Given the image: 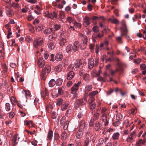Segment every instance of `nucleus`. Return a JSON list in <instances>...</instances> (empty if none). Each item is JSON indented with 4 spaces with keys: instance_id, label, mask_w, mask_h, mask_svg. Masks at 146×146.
I'll return each mask as SVG.
<instances>
[{
    "instance_id": "nucleus-34",
    "label": "nucleus",
    "mask_w": 146,
    "mask_h": 146,
    "mask_svg": "<svg viewBox=\"0 0 146 146\" xmlns=\"http://www.w3.org/2000/svg\"><path fill=\"white\" fill-rule=\"evenodd\" d=\"M101 125L99 122H96L95 123L94 129L96 131L100 129Z\"/></svg>"
},
{
    "instance_id": "nucleus-47",
    "label": "nucleus",
    "mask_w": 146,
    "mask_h": 146,
    "mask_svg": "<svg viewBox=\"0 0 146 146\" xmlns=\"http://www.w3.org/2000/svg\"><path fill=\"white\" fill-rule=\"evenodd\" d=\"M23 93L25 94V95L27 98V97L30 96L29 92L27 90H24L23 91Z\"/></svg>"
},
{
    "instance_id": "nucleus-54",
    "label": "nucleus",
    "mask_w": 146,
    "mask_h": 146,
    "mask_svg": "<svg viewBox=\"0 0 146 146\" xmlns=\"http://www.w3.org/2000/svg\"><path fill=\"white\" fill-rule=\"evenodd\" d=\"M90 142V139L88 137L86 138V140L85 141L84 143V146H88L89 145Z\"/></svg>"
},
{
    "instance_id": "nucleus-16",
    "label": "nucleus",
    "mask_w": 146,
    "mask_h": 146,
    "mask_svg": "<svg viewBox=\"0 0 146 146\" xmlns=\"http://www.w3.org/2000/svg\"><path fill=\"white\" fill-rule=\"evenodd\" d=\"M92 88V85L89 84L86 85L85 88L84 92L86 94V95L88 94V93L90 91Z\"/></svg>"
},
{
    "instance_id": "nucleus-24",
    "label": "nucleus",
    "mask_w": 146,
    "mask_h": 146,
    "mask_svg": "<svg viewBox=\"0 0 146 146\" xmlns=\"http://www.w3.org/2000/svg\"><path fill=\"white\" fill-rule=\"evenodd\" d=\"M52 31V29L51 28H48L45 29L43 33L45 35H47L50 34Z\"/></svg>"
},
{
    "instance_id": "nucleus-32",
    "label": "nucleus",
    "mask_w": 146,
    "mask_h": 146,
    "mask_svg": "<svg viewBox=\"0 0 146 146\" xmlns=\"http://www.w3.org/2000/svg\"><path fill=\"white\" fill-rule=\"evenodd\" d=\"M78 36L80 37L82 41L88 39L87 37L84 35L82 34V33H78Z\"/></svg>"
},
{
    "instance_id": "nucleus-39",
    "label": "nucleus",
    "mask_w": 146,
    "mask_h": 146,
    "mask_svg": "<svg viewBox=\"0 0 146 146\" xmlns=\"http://www.w3.org/2000/svg\"><path fill=\"white\" fill-rule=\"evenodd\" d=\"M98 93V91H93L90 93L89 94V97L94 98L95 96Z\"/></svg>"
},
{
    "instance_id": "nucleus-19",
    "label": "nucleus",
    "mask_w": 146,
    "mask_h": 146,
    "mask_svg": "<svg viewBox=\"0 0 146 146\" xmlns=\"http://www.w3.org/2000/svg\"><path fill=\"white\" fill-rule=\"evenodd\" d=\"M64 89V88L63 87H59L58 89H55V92H58L59 95H61L63 94Z\"/></svg>"
},
{
    "instance_id": "nucleus-30",
    "label": "nucleus",
    "mask_w": 146,
    "mask_h": 146,
    "mask_svg": "<svg viewBox=\"0 0 146 146\" xmlns=\"http://www.w3.org/2000/svg\"><path fill=\"white\" fill-rule=\"evenodd\" d=\"M62 69V66L61 65H59L55 67L54 68V71L57 72H60Z\"/></svg>"
},
{
    "instance_id": "nucleus-26",
    "label": "nucleus",
    "mask_w": 146,
    "mask_h": 146,
    "mask_svg": "<svg viewBox=\"0 0 146 146\" xmlns=\"http://www.w3.org/2000/svg\"><path fill=\"white\" fill-rule=\"evenodd\" d=\"M56 81L54 79H52L49 82V85L50 87H52L56 84Z\"/></svg>"
},
{
    "instance_id": "nucleus-59",
    "label": "nucleus",
    "mask_w": 146,
    "mask_h": 146,
    "mask_svg": "<svg viewBox=\"0 0 146 146\" xmlns=\"http://www.w3.org/2000/svg\"><path fill=\"white\" fill-rule=\"evenodd\" d=\"M2 66L4 71L5 72H7L8 68L6 64H3L2 65Z\"/></svg>"
},
{
    "instance_id": "nucleus-33",
    "label": "nucleus",
    "mask_w": 146,
    "mask_h": 146,
    "mask_svg": "<svg viewBox=\"0 0 146 146\" xmlns=\"http://www.w3.org/2000/svg\"><path fill=\"white\" fill-rule=\"evenodd\" d=\"M108 20L111 21L113 23L115 24H119V21L116 19H109Z\"/></svg>"
},
{
    "instance_id": "nucleus-60",
    "label": "nucleus",
    "mask_w": 146,
    "mask_h": 146,
    "mask_svg": "<svg viewBox=\"0 0 146 146\" xmlns=\"http://www.w3.org/2000/svg\"><path fill=\"white\" fill-rule=\"evenodd\" d=\"M14 116L15 113L13 111H11L9 113V116L10 118H13Z\"/></svg>"
},
{
    "instance_id": "nucleus-8",
    "label": "nucleus",
    "mask_w": 146,
    "mask_h": 146,
    "mask_svg": "<svg viewBox=\"0 0 146 146\" xmlns=\"http://www.w3.org/2000/svg\"><path fill=\"white\" fill-rule=\"evenodd\" d=\"M71 45L72 46V51L74 52H76L78 51L79 49L80 43L78 41H76Z\"/></svg>"
},
{
    "instance_id": "nucleus-20",
    "label": "nucleus",
    "mask_w": 146,
    "mask_h": 146,
    "mask_svg": "<svg viewBox=\"0 0 146 146\" xmlns=\"http://www.w3.org/2000/svg\"><path fill=\"white\" fill-rule=\"evenodd\" d=\"M66 42V39L64 37H61L59 39V44L60 46H63Z\"/></svg>"
},
{
    "instance_id": "nucleus-64",
    "label": "nucleus",
    "mask_w": 146,
    "mask_h": 146,
    "mask_svg": "<svg viewBox=\"0 0 146 146\" xmlns=\"http://www.w3.org/2000/svg\"><path fill=\"white\" fill-rule=\"evenodd\" d=\"M104 36V33L103 31H102L101 33H98L97 35V36L100 38H102Z\"/></svg>"
},
{
    "instance_id": "nucleus-41",
    "label": "nucleus",
    "mask_w": 146,
    "mask_h": 146,
    "mask_svg": "<svg viewBox=\"0 0 146 146\" xmlns=\"http://www.w3.org/2000/svg\"><path fill=\"white\" fill-rule=\"evenodd\" d=\"M122 118V115L120 113H118L116 115V119L118 121H121Z\"/></svg>"
},
{
    "instance_id": "nucleus-53",
    "label": "nucleus",
    "mask_w": 146,
    "mask_h": 146,
    "mask_svg": "<svg viewBox=\"0 0 146 146\" xmlns=\"http://www.w3.org/2000/svg\"><path fill=\"white\" fill-rule=\"evenodd\" d=\"M66 134L65 132L64 131L61 134V139L62 140H64L66 138Z\"/></svg>"
},
{
    "instance_id": "nucleus-14",
    "label": "nucleus",
    "mask_w": 146,
    "mask_h": 146,
    "mask_svg": "<svg viewBox=\"0 0 146 146\" xmlns=\"http://www.w3.org/2000/svg\"><path fill=\"white\" fill-rule=\"evenodd\" d=\"M75 74L74 72L72 71H70L67 74V79L68 80H70L72 79L74 76Z\"/></svg>"
},
{
    "instance_id": "nucleus-22",
    "label": "nucleus",
    "mask_w": 146,
    "mask_h": 146,
    "mask_svg": "<svg viewBox=\"0 0 146 146\" xmlns=\"http://www.w3.org/2000/svg\"><path fill=\"white\" fill-rule=\"evenodd\" d=\"M57 37V35L56 34L53 33L50 35L48 37V39L50 40H53Z\"/></svg>"
},
{
    "instance_id": "nucleus-5",
    "label": "nucleus",
    "mask_w": 146,
    "mask_h": 146,
    "mask_svg": "<svg viewBox=\"0 0 146 146\" xmlns=\"http://www.w3.org/2000/svg\"><path fill=\"white\" fill-rule=\"evenodd\" d=\"M80 81L78 82L77 83H75L74 86L71 88V92H77L79 90V88L81 84Z\"/></svg>"
},
{
    "instance_id": "nucleus-63",
    "label": "nucleus",
    "mask_w": 146,
    "mask_h": 146,
    "mask_svg": "<svg viewBox=\"0 0 146 146\" xmlns=\"http://www.w3.org/2000/svg\"><path fill=\"white\" fill-rule=\"evenodd\" d=\"M39 23V21L38 19H35L33 21V24L36 26Z\"/></svg>"
},
{
    "instance_id": "nucleus-23",
    "label": "nucleus",
    "mask_w": 146,
    "mask_h": 146,
    "mask_svg": "<svg viewBox=\"0 0 146 146\" xmlns=\"http://www.w3.org/2000/svg\"><path fill=\"white\" fill-rule=\"evenodd\" d=\"M66 50L67 53H71L72 51V45L70 44L68 45L66 47Z\"/></svg>"
},
{
    "instance_id": "nucleus-28",
    "label": "nucleus",
    "mask_w": 146,
    "mask_h": 146,
    "mask_svg": "<svg viewBox=\"0 0 146 146\" xmlns=\"http://www.w3.org/2000/svg\"><path fill=\"white\" fill-rule=\"evenodd\" d=\"M4 51L3 45L0 44V57H3L4 56Z\"/></svg>"
},
{
    "instance_id": "nucleus-12",
    "label": "nucleus",
    "mask_w": 146,
    "mask_h": 146,
    "mask_svg": "<svg viewBox=\"0 0 146 146\" xmlns=\"http://www.w3.org/2000/svg\"><path fill=\"white\" fill-rule=\"evenodd\" d=\"M102 121L105 123L104 125H107L108 123V113H105L102 115Z\"/></svg>"
},
{
    "instance_id": "nucleus-37",
    "label": "nucleus",
    "mask_w": 146,
    "mask_h": 146,
    "mask_svg": "<svg viewBox=\"0 0 146 146\" xmlns=\"http://www.w3.org/2000/svg\"><path fill=\"white\" fill-rule=\"evenodd\" d=\"M69 124V122L68 121H65L63 124H61V125H63V128L64 129L66 130L68 127Z\"/></svg>"
},
{
    "instance_id": "nucleus-57",
    "label": "nucleus",
    "mask_w": 146,
    "mask_h": 146,
    "mask_svg": "<svg viewBox=\"0 0 146 146\" xmlns=\"http://www.w3.org/2000/svg\"><path fill=\"white\" fill-rule=\"evenodd\" d=\"M90 105V108L91 110H93L95 109L96 106V104L94 103Z\"/></svg>"
},
{
    "instance_id": "nucleus-51",
    "label": "nucleus",
    "mask_w": 146,
    "mask_h": 146,
    "mask_svg": "<svg viewBox=\"0 0 146 146\" xmlns=\"http://www.w3.org/2000/svg\"><path fill=\"white\" fill-rule=\"evenodd\" d=\"M55 89L53 90L52 92V95L54 98H56L58 97L59 96L58 92L57 93L55 92Z\"/></svg>"
},
{
    "instance_id": "nucleus-29",
    "label": "nucleus",
    "mask_w": 146,
    "mask_h": 146,
    "mask_svg": "<svg viewBox=\"0 0 146 146\" xmlns=\"http://www.w3.org/2000/svg\"><path fill=\"white\" fill-rule=\"evenodd\" d=\"M5 106V109L7 111H9L11 109L12 110L13 109V108L11 106L10 104L8 103H6Z\"/></svg>"
},
{
    "instance_id": "nucleus-40",
    "label": "nucleus",
    "mask_w": 146,
    "mask_h": 146,
    "mask_svg": "<svg viewBox=\"0 0 146 146\" xmlns=\"http://www.w3.org/2000/svg\"><path fill=\"white\" fill-rule=\"evenodd\" d=\"M84 68H83L79 70V74L80 76H83L86 74L85 73V70Z\"/></svg>"
},
{
    "instance_id": "nucleus-9",
    "label": "nucleus",
    "mask_w": 146,
    "mask_h": 146,
    "mask_svg": "<svg viewBox=\"0 0 146 146\" xmlns=\"http://www.w3.org/2000/svg\"><path fill=\"white\" fill-rule=\"evenodd\" d=\"M51 70V67L48 65L46 64L45 67L43 68L42 69V73L44 74H45L46 73H49Z\"/></svg>"
},
{
    "instance_id": "nucleus-21",
    "label": "nucleus",
    "mask_w": 146,
    "mask_h": 146,
    "mask_svg": "<svg viewBox=\"0 0 146 146\" xmlns=\"http://www.w3.org/2000/svg\"><path fill=\"white\" fill-rule=\"evenodd\" d=\"M53 132L52 130H50L48 133L47 138L48 140L51 141L52 139L53 136Z\"/></svg>"
},
{
    "instance_id": "nucleus-18",
    "label": "nucleus",
    "mask_w": 146,
    "mask_h": 146,
    "mask_svg": "<svg viewBox=\"0 0 146 146\" xmlns=\"http://www.w3.org/2000/svg\"><path fill=\"white\" fill-rule=\"evenodd\" d=\"M145 142L146 141L145 139L143 140L141 139H140L136 143V146H142V145L144 144Z\"/></svg>"
},
{
    "instance_id": "nucleus-42",
    "label": "nucleus",
    "mask_w": 146,
    "mask_h": 146,
    "mask_svg": "<svg viewBox=\"0 0 146 146\" xmlns=\"http://www.w3.org/2000/svg\"><path fill=\"white\" fill-rule=\"evenodd\" d=\"M63 82V80L62 79L59 78L57 79L56 81V84L57 86H60L61 85Z\"/></svg>"
},
{
    "instance_id": "nucleus-31",
    "label": "nucleus",
    "mask_w": 146,
    "mask_h": 146,
    "mask_svg": "<svg viewBox=\"0 0 146 146\" xmlns=\"http://www.w3.org/2000/svg\"><path fill=\"white\" fill-rule=\"evenodd\" d=\"M119 135L120 134L119 133H115L112 135V138L114 140L117 139L119 137Z\"/></svg>"
},
{
    "instance_id": "nucleus-13",
    "label": "nucleus",
    "mask_w": 146,
    "mask_h": 146,
    "mask_svg": "<svg viewBox=\"0 0 146 146\" xmlns=\"http://www.w3.org/2000/svg\"><path fill=\"white\" fill-rule=\"evenodd\" d=\"M45 16L51 19L56 18L57 17V15L54 12H53L52 13H48V14L45 15Z\"/></svg>"
},
{
    "instance_id": "nucleus-45",
    "label": "nucleus",
    "mask_w": 146,
    "mask_h": 146,
    "mask_svg": "<svg viewBox=\"0 0 146 146\" xmlns=\"http://www.w3.org/2000/svg\"><path fill=\"white\" fill-rule=\"evenodd\" d=\"M67 20L70 23H73L75 21L74 19L72 17H68L67 18Z\"/></svg>"
},
{
    "instance_id": "nucleus-10",
    "label": "nucleus",
    "mask_w": 146,
    "mask_h": 146,
    "mask_svg": "<svg viewBox=\"0 0 146 146\" xmlns=\"http://www.w3.org/2000/svg\"><path fill=\"white\" fill-rule=\"evenodd\" d=\"M85 104L83 99H78L75 103V106L76 108L78 107L80 105H83Z\"/></svg>"
},
{
    "instance_id": "nucleus-62",
    "label": "nucleus",
    "mask_w": 146,
    "mask_h": 146,
    "mask_svg": "<svg viewBox=\"0 0 146 146\" xmlns=\"http://www.w3.org/2000/svg\"><path fill=\"white\" fill-rule=\"evenodd\" d=\"M93 30L95 33H97L99 31L98 27L96 26H94L93 28Z\"/></svg>"
},
{
    "instance_id": "nucleus-25",
    "label": "nucleus",
    "mask_w": 146,
    "mask_h": 146,
    "mask_svg": "<svg viewBox=\"0 0 146 146\" xmlns=\"http://www.w3.org/2000/svg\"><path fill=\"white\" fill-rule=\"evenodd\" d=\"M83 133L82 131L79 130L76 133V136L77 138L79 139L81 138L82 136Z\"/></svg>"
},
{
    "instance_id": "nucleus-49",
    "label": "nucleus",
    "mask_w": 146,
    "mask_h": 146,
    "mask_svg": "<svg viewBox=\"0 0 146 146\" xmlns=\"http://www.w3.org/2000/svg\"><path fill=\"white\" fill-rule=\"evenodd\" d=\"M96 52L97 54H98L99 52V51L100 50H101L102 49L100 48L98 44H96Z\"/></svg>"
},
{
    "instance_id": "nucleus-11",
    "label": "nucleus",
    "mask_w": 146,
    "mask_h": 146,
    "mask_svg": "<svg viewBox=\"0 0 146 146\" xmlns=\"http://www.w3.org/2000/svg\"><path fill=\"white\" fill-rule=\"evenodd\" d=\"M38 64L40 68H42L45 64V62L43 60L42 58L39 57L38 59Z\"/></svg>"
},
{
    "instance_id": "nucleus-43",
    "label": "nucleus",
    "mask_w": 146,
    "mask_h": 146,
    "mask_svg": "<svg viewBox=\"0 0 146 146\" xmlns=\"http://www.w3.org/2000/svg\"><path fill=\"white\" fill-rule=\"evenodd\" d=\"M48 47L50 50H52L54 48V44L51 42H48Z\"/></svg>"
},
{
    "instance_id": "nucleus-36",
    "label": "nucleus",
    "mask_w": 146,
    "mask_h": 146,
    "mask_svg": "<svg viewBox=\"0 0 146 146\" xmlns=\"http://www.w3.org/2000/svg\"><path fill=\"white\" fill-rule=\"evenodd\" d=\"M117 70H118L119 72H123V69L122 67L121 64L118 62L117 64Z\"/></svg>"
},
{
    "instance_id": "nucleus-27",
    "label": "nucleus",
    "mask_w": 146,
    "mask_h": 146,
    "mask_svg": "<svg viewBox=\"0 0 146 146\" xmlns=\"http://www.w3.org/2000/svg\"><path fill=\"white\" fill-rule=\"evenodd\" d=\"M85 125V124L84 121H82L80 123V125L79 126V130H80L82 131V129H84Z\"/></svg>"
},
{
    "instance_id": "nucleus-44",
    "label": "nucleus",
    "mask_w": 146,
    "mask_h": 146,
    "mask_svg": "<svg viewBox=\"0 0 146 146\" xmlns=\"http://www.w3.org/2000/svg\"><path fill=\"white\" fill-rule=\"evenodd\" d=\"M18 136V134H16L13 136L12 139V141L13 142V145H14L17 143L16 141L17 140V137Z\"/></svg>"
},
{
    "instance_id": "nucleus-46",
    "label": "nucleus",
    "mask_w": 146,
    "mask_h": 146,
    "mask_svg": "<svg viewBox=\"0 0 146 146\" xmlns=\"http://www.w3.org/2000/svg\"><path fill=\"white\" fill-rule=\"evenodd\" d=\"M83 76L84 79L85 81H86L89 80L90 78V76L89 74L86 73Z\"/></svg>"
},
{
    "instance_id": "nucleus-48",
    "label": "nucleus",
    "mask_w": 146,
    "mask_h": 146,
    "mask_svg": "<svg viewBox=\"0 0 146 146\" xmlns=\"http://www.w3.org/2000/svg\"><path fill=\"white\" fill-rule=\"evenodd\" d=\"M62 102L63 100L61 98H59L57 101L56 104L57 105L60 106L62 105Z\"/></svg>"
},
{
    "instance_id": "nucleus-1",
    "label": "nucleus",
    "mask_w": 146,
    "mask_h": 146,
    "mask_svg": "<svg viewBox=\"0 0 146 146\" xmlns=\"http://www.w3.org/2000/svg\"><path fill=\"white\" fill-rule=\"evenodd\" d=\"M122 27L120 29L121 32L120 36L117 37L116 38V41L119 43H122V37L123 35L126 36L127 38H129V36L127 35L128 30L126 25L125 22L124 20H122L121 21Z\"/></svg>"
},
{
    "instance_id": "nucleus-38",
    "label": "nucleus",
    "mask_w": 146,
    "mask_h": 146,
    "mask_svg": "<svg viewBox=\"0 0 146 146\" xmlns=\"http://www.w3.org/2000/svg\"><path fill=\"white\" fill-rule=\"evenodd\" d=\"M36 31L40 32L43 29V27L41 25H37L36 27Z\"/></svg>"
},
{
    "instance_id": "nucleus-3",
    "label": "nucleus",
    "mask_w": 146,
    "mask_h": 146,
    "mask_svg": "<svg viewBox=\"0 0 146 146\" xmlns=\"http://www.w3.org/2000/svg\"><path fill=\"white\" fill-rule=\"evenodd\" d=\"M99 59L98 57L95 58V60L93 58H91L89 60L88 63V66L89 69H92L94 65L97 66L99 63Z\"/></svg>"
},
{
    "instance_id": "nucleus-55",
    "label": "nucleus",
    "mask_w": 146,
    "mask_h": 146,
    "mask_svg": "<svg viewBox=\"0 0 146 146\" xmlns=\"http://www.w3.org/2000/svg\"><path fill=\"white\" fill-rule=\"evenodd\" d=\"M95 100V98L90 97L88 101V103L89 104H90Z\"/></svg>"
},
{
    "instance_id": "nucleus-61",
    "label": "nucleus",
    "mask_w": 146,
    "mask_h": 146,
    "mask_svg": "<svg viewBox=\"0 0 146 146\" xmlns=\"http://www.w3.org/2000/svg\"><path fill=\"white\" fill-rule=\"evenodd\" d=\"M54 27L56 30L58 31L60 29V26L59 25L56 24L54 25Z\"/></svg>"
},
{
    "instance_id": "nucleus-58",
    "label": "nucleus",
    "mask_w": 146,
    "mask_h": 146,
    "mask_svg": "<svg viewBox=\"0 0 146 146\" xmlns=\"http://www.w3.org/2000/svg\"><path fill=\"white\" fill-rule=\"evenodd\" d=\"M49 54L48 52L47 51H45L44 53V57L46 60L48 59Z\"/></svg>"
},
{
    "instance_id": "nucleus-52",
    "label": "nucleus",
    "mask_w": 146,
    "mask_h": 146,
    "mask_svg": "<svg viewBox=\"0 0 146 146\" xmlns=\"http://www.w3.org/2000/svg\"><path fill=\"white\" fill-rule=\"evenodd\" d=\"M70 93L73 95L72 99L76 98L78 97V94L76 92H70Z\"/></svg>"
},
{
    "instance_id": "nucleus-50",
    "label": "nucleus",
    "mask_w": 146,
    "mask_h": 146,
    "mask_svg": "<svg viewBox=\"0 0 146 146\" xmlns=\"http://www.w3.org/2000/svg\"><path fill=\"white\" fill-rule=\"evenodd\" d=\"M68 106V103L63 104L61 107V109L62 111H64L66 109Z\"/></svg>"
},
{
    "instance_id": "nucleus-7",
    "label": "nucleus",
    "mask_w": 146,
    "mask_h": 146,
    "mask_svg": "<svg viewBox=\"0 0 146 146\" xmlns=\"http://www.w3.org/2000/svg\"><path fill=\"white\" fill-rule=\"evenodd\" d=\"M136 131L134 130L130 133L129 135H128V137L126 139L127 141V142H131L134 137L135 138L136 137Z\"/></svg>"
},
{
    "instance_id": "nucleus-2",
    "label": "nucleus",
    "mask_w": 146,
    "mask_h": 146,
    "mask_svg": "<svg viewBox=\"0 0 146 146\" xmlns=\"http://www.w3.org/2000/svg\"><path fill=\"white\" fill-rule=\"evenodd\" d=\"M70 68L72 69L74 68H78V70L82 69V68H84V64H83L80 61H76L74 63V65L73 64H70L69 66Z\"/></svg>"
},
{
    "instance_id": "nucleus-56",
    "label": "nucleus",
    "mask_w": 146,
    "mask_h": 146,
    "mask_svg": "<svg viewBox=\"0 0 146 146\" xmlns=\"http://www.w3.org/2000/svg\"><path fill=\"white\" fill-rule=\"evenodd\" d=\"M10 100L12 104H15L16 102V100L14 97L13 96L11 97V98Z\"/></svg>"
},
{
    "instance_id": "nucleus-17",
    "label": "nucleus",
    "mask_w": 146,
    "mask_h": 146,
    "mask_svg": "<svg viewBox=\"0 0 146 146\" xmlns=\"http://www.w3.org/2000/svg\"><path fill=\"white\" fill-rule=\"evenodd\" d=\"M63 57L62 54L60 53H57L55 56V59L57 61H59L62 60Z\"/></svg>"
},
{
    "instance_id": "nucleus-6",
    "label": "nucleus",
    "mask_w": 146,
    "mask_h": 146,
    "mask_svg": "<svg viewBox=\"0 0 146 146\" xmlns=\"http://www.w3.org/2000/svg\"><path fill=\"white\" fill-rule=\"evenodd\" d=\"M91 18L86 16L83 19V24L85 27H87L91 24Z\"/></svg>"
},
{
    "instance_id": "nucleus-4",
    "label": "nucleus",
    "mask_w": 146,
    "mask_h": 146,
    "mask_svg": "<svg viewBox=\"0 0 146 146\" xmlns=\"http://www.w3.org/2000/svg\"><path fill=\"white\" fill-rule=\"evenodd\" d=\"M43 43V39L41 37L36 38L33 42V46L36 48H38L41 46Z\"/></svg>"
},
{
    "instance_id": "nucleus-35",
    "label": "nucleus",
    "mask_w": 146,
    "mask_h": 146,
    "mask_svg": "<svg viewBox=\"0 0 146 146\" xmlns=\"http://www.w3.org/2000/svg\"><path fill=\"white\" fill-rule=\"evenodd\" d=\"M74 28H78L80 29L81 27V25L79 23H78L76 21H74L73 23Z\"/></svg>"
},
{
    "instance_id": "nucleus-15",
    "label": "nucleus",
    "mask_w": 146,
    "mask_h": 146,
    "mask_svg": "<svg viewBox=\"0 0 146 146\" xmlns=\"http://www.w3.org/2000/svg\"><path fill=\"white\" fill-rule=\"evenodd\" d=\"M88 39L82 41V42L81 43L80 48L82 50L85 49L87 46V44L88 42Z\"/></svg>"
}]
</instances>
